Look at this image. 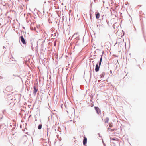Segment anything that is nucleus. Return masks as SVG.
I'll use <instances>...</instances> for the list:
<instances>
[{
  "mask_svg": "<svg viewBox=\"0 0 146 146\" xmlns=\"http://www.w3.org/2000/svg\"><path fill=\"white\" fill-rule=\"evenodd\" d=\"M111 142L112 143L115 144V143H118L119 140V139L116 137H114L112 138L110 137Z\"/></svg>",
  "mask_w": 146,
  "mask_h": 146,
  "instance_id": "1",
  "label": "nucleus"
},
{
  "mask_svg": "<svg viewBox=\"0 0 146 146\" xmlns=\"http://www.w3.org/2000/svg\"><path fill=\"white\" fill-rule=\"evenodd\" d=\"M102 57H101L100 58V62H99V66H98V64H97L96 65V68L95 69V70L96 72H98L99 70V67H100V65H101V63L102 61Z\"/></svg>",
  "mask_w": 146,
  "mask_h": 146,
  "instance_id": "2",
  "label": "nucleus"
},
{
  "mask_svg": "<svg viewBox=\"0 0 146 146\" xmlns=\"http://www.w3.org/2000/svg\"><path fill=\"white\" fill-rule=\"evenodd\" d=\"M20 40L24 44H26V42L23 36H21L20 37Z\"/></svg>",
  "mask_w": 146,
  "mask_h": 146,
  "instance_id": "3",
  "label": "nucleus"
},
{
  "mask_svg": "<svg viewBox=\"0 0 146 146\" xmlns=\"http://www.w3.org/2000/svg\"><path fill=\"white\" fill-rule=\"evenodd\" d=\"M87 141V139L86 137H84V140L83 141V144L84 145H85Z\"/></svg>",
  "mask_w": 146,
  "mask_h": 146,
  "instance_id": "4",
  "label": "nucleus"
},
{
  "mask_svg": "<svg viewBox=\"0 0 146 146\" xmlns=\"http://www.w3.org/2000/svg\"><path fill=\"white\" fill-rule=\"evenodd\" d=\"M94 108L96 111L97 113L99 114V112H100V110L98 108V107H94Z\"/></svg>",
  "mask_w": 146,
  "mask_h": 146,
  "instance_id": "5",
  "label": "nucleus"
},
{
  "mask_svg": "<svg viewBox=\"0 0 146 146\" xmlns=\"http://www.w3.org/2000/svg\"><path fill=\"white\" fill-rule=\"evenodd\" d=\"M33 88L34 89L33 93L35 94L38 91V89H36V87L35 86L33 87Z\"/></svg>",
  "mask_w": 146,
  "mask_h": 146,
  "instance_id": "6",
  "label": "nucleus"
},
{
  "mask_svg": "<svg viewBox=\"0 0 146 146\" xmlns=\"http://www.w3.org/2000/svg\"><path fill=\"white\" fill-rule=\"evenodd\" d=\"M96 18L98 19L100 17V14L99 13H98L97 14H96Z\"/></svg>",
  "mask_w": 146,
  "mask_h": 146,
  "instance_id": "7",
  "label": "nucleus"
},
{
  "mask_svg": "<svg viewBox=\"0 0 146 146\" xmlns=\"http://www.w3.org/2000/svg\"><path fill=\"white\" fill-rule=\"evenodd\" d=\"M105 74V73L104 72H103L102 73L100 74V76H101V78L103 77L104 76Z\"/></svg>",
  "mask_w": 146,
  "mask_h": 146,
  "instance_id": "8",
  "label": "nucleus"
},
{
  "mask_svg": "<svg viewBox=\"0 0 146 146\" xmlns=\"http://www.w3.org/2000/svg\"><path fill=\"white\" fill-rule=\"evenodd\" d=\"M109 121V119L108 118H106L105 119V123H108Z\"/></svg>",
  "mask_w": 146,
  "mask_h": 146,
  "instance_id": "9",
  "label": "nucleus"
},
{
  "mask_svg": "<svg viewBox=\"0 0 146 146\" xmlns=\"http://www.w3.org/2000/svg\"><path fill=\"white\" fill-rule=\"evenodd\" d=\"M42 125H39V126H38V128L39 129H41V128H42Z\"/></svg>",
  "mask_w": 146,
  "mask_h": 146,
  "instance_id": "10",
  "label": "nucleus"
},
{
  "mask_svg": "<svg viewBox=\"0 0 146 146\" xmlns=\"http://www.w3.org/2000/svg\"><path fill=\"white\" fill-rule=\"evenodd\" d=\"M113 125L112 124V123H110L109 124V126L110 127H113Z\"/></svg>",
  "mask_w": 146,
  "mask_h": 146,
  "instance_id": "11",
  "label": "nucleus"
},
{
  "mask_svg": "<svg viewBox=\"0 0 146 146\" xmlns=\"http://www.w3.org/2000/svg\"><path fill=\"white\" fill-rule=\"evenodd\" d=\"M114 130V129H113V130H111V131H113Z\"/></svg>",
  "mask_w": 146,
  "mask_h": 146,
  "instance_id": "12",
  "label": "nucleus"
},
{
  "mask_svg": "<svg viewBox=\"0 0 146 146\" xmlns=\"http://www.w3.org/2000/svg\"><path fill=\"white\" fill-rule=\"evenodd\" d=\"M31 29H33V28H31Z\"/></svg>",
  "mask_w": 146,
  "mask_h": 146,
  "instance_id": "13",
  "label": "nucleus"
},
{
  "mask_svg": "<svg viewBox=\"0 0 146 146\" xmlns=\"http://www.w3.org/2000/svg\"><path fill=\"white\" fill-rule=\"evenodd\" d=\"M35 29V28H34V29Z\"/></svg>",
  "mask_w": 146,
  "mask_h": 146,
  "instance_id": "14",
  "label": "nucleus"
}]
</instances>
